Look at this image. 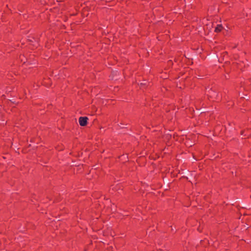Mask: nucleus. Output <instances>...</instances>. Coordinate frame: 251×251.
<instances>
[{
  "instance_id": "1",
  "label": "nucleus",
  "mask_w": 251,
  "mask_h": 251,
  "mask_svg": "<svg viewBox=\"0 0 251 251\" xmlns=\"http://www.w3.org/2000/svg\"><path fill=\"white\" fill-rule=\"evenodd\" d=\"M88 118L86 117H81L79 119V123L81 126H85L87 123Z\"/></svg>"
},
{
  "instance_id": "2",
  "label": "nucleus",
  "mask_w": 251,
  "mask_h": 251,
  "mask_svg": "<svg viewBox=\"0 0 251 251\" xmlns=\"http://www.w3.org/2000/svg\"><path fill=\"white\" fill-rule=\"evenodd\" d=\"M223 27L221 25H218L215 29V32H219L222 30Z\"/></svg>"
}]
</instances>
